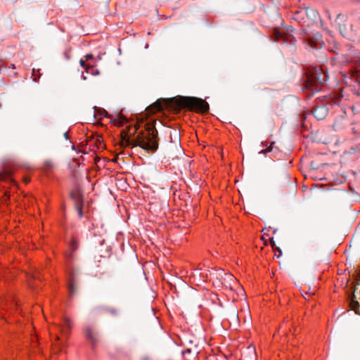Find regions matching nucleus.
Instances as JSON below:
<instances>
[{
    "label": "nucleus",
    "mask_w": 360,
    "mask_h": 360,
    "mask_svg": "<svg viewBox=\"0 0 360 360\" xmlns=\"http://www.w3.org/2000/svg\"><path fill=\"white\" fill-rule=\"evenodd\" d=\"M9 177V174H0V179L5 180L6 178Z\"/></svg>",
    "instance_id": "obj_15"
},
{
    "label": "nucleus",
    "mask_w": 360,
    "mask_h": 360,
    "mask_svg": "<svg viewBox=\"0 0 360 360\" xmlns=\"http://www.w3.org/2000/svg\"><path fill=\"white\" fill-rule=\"evenodd\" d=\"M167 105V101L165 99H158L154 103L148 106L146 109V114L150 115L156 112L161 111L164 109V107Z\"/></svg>",
    "instance_id": "obj_4"
},
{
    "label": "nucleus",
    "mask_w": 360,
    "mask_h": 360,
    "mask_svg": "<svg viewBox=\"0 0 360 360\" xmlns=\"http://www.w3.org/2000/svg\"><path fill=\"white\" fill-rule=\"evenodd\" d=\"M328 110L324 106H317L313 110L314 117L318 120L323 119L327 115Z\"/></svg>",
    "instance_id": "obj_5"
},
{
    "label": "nucleus",
    "mask_w": 360,
    "mask_h": 360,
    "mask_svg": "<svg viewBox=\"0 0 360 360\" xmlns=\"http://www.w3.org/2000/svg\"><path fill=\"white\" fill-rule=\"evenodd\" d=\"M101 115L103 116H107V112L103 110V113L101 114Z\"/></svg>",
    "instance_id": "obj_20"
},
{
    "label": "nucleus",
    "mask_w": 360,
    "mask_h": 360,
    "mask_svg": "<svg viewBox=\"0 0 360 360\" xmlns=\"http://www.w3.org/2000/svg\"><path fill=\"white\" fill-rule=\"evenodd\" d=\"M69 290L70 291V293L72 294L74 289H73V283L72 282L70 283V284H69Z\"/></svg>",
    "instance_id": "obj_16"
},
{
    "label": "nucleus",
    "mask_w": 360,
    "mask_h": 360,
    "mask_svg": "<svg viewBox=\"0 0 360 360\" xmlns=\"http://www.w3.org/2000/svg\"><path fill=\"white\" fill-rule=\"evenodd\" d=\"M319 37L320 35L319 34H316L314 39L307 34L304 40L307 41L310 47H317V46L321 44Z\"/></svg>",
    "instance_id": "obj_7"
},
{
    "label": "nucleus",
    "mask_w": 360,
    "mask_h": 360,
    "mask_svg": "<svg viewBox=\"0 0 360 360\" xmlns=\"http://www.w3.org/2000/svg\"><path fill=\"white\" fill-rule=\"evenodd\" d=\"M327 79L328 76L322 68H313L307 73L304 88L311 93L319 91Z\"/></svg>",
    "instance_id": "obj_2"
},
{
    "label": "nucleus",
    "mask_w": 360,
    "mask_h": 360,
    "mask_svg": "<svg viewBox=\"0 0 360 360\" xmlns=\"http://www.w3.org/2000/svg\"><path fill=\"white\" fill-rule=\"evenodd\" d=\"M86 335L87 338L90 339L92 342L94 341V337L93 335V332L90 329H88L86 330Z\"/></svg>",
    "instance_id": "obj_12"
},
{
    "label": "nucleus",
    "mask_w": 360,
    "mask_h": 360,
    "mask_svg": "<svg viewBox=\"0 0 360 360\" xmlns=\"http://www.w3.org/2000/svg\"><path fill=\"white\" fill-rule=\"evenodd\" d=\"M77 248H78L77 242L75 239H72L70 244V250L71 252L70 254H68L66 256L70 258L72 257V254L73 253L74 251H75L77 249Z\"/></svg>",
    "instance_id": "obj_9"
},
{
    "label": "nucleus",
    "mask_w": 360,
    "mask_h": 360,
    "mask_svg": "<svg viewBox=\"0 0 360 360\" xmlns=\"http://www.w3.org/2000/svg\"><path fill=\"white\" fill-rule=\"evenodd\" d=\"M272 150V147L270 146L266 149L262 150L259 151L260 154H266V153L271 152Z\"/></svg>",
    "instance_id": "obj_13"
},
{
    "label": "nucleus",
    "mask_w": 360,
    "mask_h": 360,
    "mask_svg": "<svg viewBox=\"0 0 360 360\" xmlns=\"http://www.w3.org/2000/svg\"><path fill=\"white\" fill-rule=\"evenodd\" d=\"M32 77H33V80L37 81L40 77L39 70H35L34 68H33Z\"/></svg>",
    "instance_id": "obj_11"
},
{
    "label": "nucleus",
    "mask_w": 360,
    "mask_h": 360,
    "mask_svg": "<svg viewBox=\"0 0 360 360\" xmlns=\"http://www.w3.org/2000/svg\"><path fill=\"white\" fill-rule=\"evenodd\" d=\"M86 61H87V60H83V59H81V60H80V61H79V63H80L81 66H82V68H84V69H86V68L89 65H86Z\"/></svg>",
    "instance_id": "obj_14"
},
{
    "label": "nucleus",
    "mask_w": 360,
    "mask_h": 360,
    "mask_svg": "<svg viewBox=\"0 0 360 360\" xmlns=\"http://www.w3.org/2000/svg\"><path fill=\"white\" fill-rule=\"evenodd\" d=\"M85 70H86V73H90L92 75H98V73H99L98 70H94V68L93 66H90V65H88Z\"/></svg>",
    "instance_id": "obj_10"
},
{
    "label": "nucleus",
    "mask_w": 360,
    "mask_h": 360,
    "mask_svg": "<svg viewBox=\"0 0 360 360\" xmlns=\"http://www.w3.org/2000/svg\"><path fill=\"white\" fill-rule=\"evenodd\" d=\"M275 35H276V40H278V39H279V37H281V33H279V32H275Z\"/></svg>",
    "instance_id": "obj_17"
},
{
    "label": "nucleus",
    "mask_w": 360,
    "mask_h": 360,
    "mask_svg": "<svg viewBox=\"0 0 360 360\" xmlns=\"http://www.w3.org/2000/svg\"><path fill=\"white\" fill-rule=\"evenodd\" d=\"M77 210H78V212H79V216L82 217V207H78Z\"/></svg>",
    "instance_id": "obj_18"
},
{
    "label": "nucleus",
    "mask_w": 360,
    "mask_h": 360,
    "mask_svg": "<svg viewBox=\"0 0 360 360\" xmlns=\"http://www.w3.org/2000/svg\"><path fill=\"white\" fill-rule=\"evenodd\" d=\"M349 307H350L351 309H352L355 311L356 314H359V309L360 305H359V302L352 299V300L349 302Z\"/></svg>",
    "instance_id": "obj_8"
},
{
    "label": "nucleus",
    "mask_w": 360,
    "mask_h": 360,
    "mask_svg": "<svg viewBox=\"0 0 360 360\" xmlns=\"http://www.w3.org/2000/svg\"><path fill=\"white\" fill-rule=\"evenodd\" d=\"M314 15H317V13L316 12H313Z\"/></svg>",
    "instance_id": "obj_21"
},
{
    "label": "nucleus",
    "mask_w": 360,
    "mask_h": 360,
    "mask_svg": "<svg viewBox=\"0 0 360 360\" xmlns=\"http://www.w3.org/2000/svg\"><path fill=\"white\" fill-rule=\"evenodd\" d=\"M177 101L180 107L187 108L196 112H205L209 109L207 103L201 98L194 97H179Z\"/></svg>",
    "instance_id": "obj_3"
},
{
    "label": "nucleus",
    "mask_w": 360,
    "mask_h": 360,
    "mask_svg": "<svg viewBox=\"0 0 360 360\" xmlns=\"http://www.w3.org/2000/svg\"><path fill=\"white\" fill-rule=\"evenodd\" d=\"M93 56L91 54H87L85 56L86 60H88L89 58H91Z\"/></svg>",
    "instance_id": "obj_19"
},
{
    "label": "nucleus",
    "mask_w": 360,
    "mask_h": 360,
    "mask_svg": "<svg viewBox=\"0 0 360 360\" xmlns=\"http://www.w3.org/2000/svg\"><path fill=\"white\" fill-rule=\"evenodd\" d=\"M72 326V323L71 322V321L68 319V318H65L63 321V325H57L56 327L58 330H60V332L65 335H66L68 333V331L70 330L71 329Z\"/></svg>",
    "instance_id": "obj_6"
},
{
    "label": "nucleus",
    "mask_w": 360,
    "mask_h": 360,
    "mask_svg": "<svg viewBox=\"0 0 360 360\" xmlns=\"http://www.w3.org/2000/svg\"><path fill=\"white\" fill-rule=\"evenodd\" d=\"M111 122L117 127L127 124L120 132L121 142L125 146H139L148 152H155L158 148V131L155 127V120H143V117L136 123L129 124L126 117L117 115L111 119Z\"/></svg>",
    "instance_id": "obj_1"
}]
</instances>
